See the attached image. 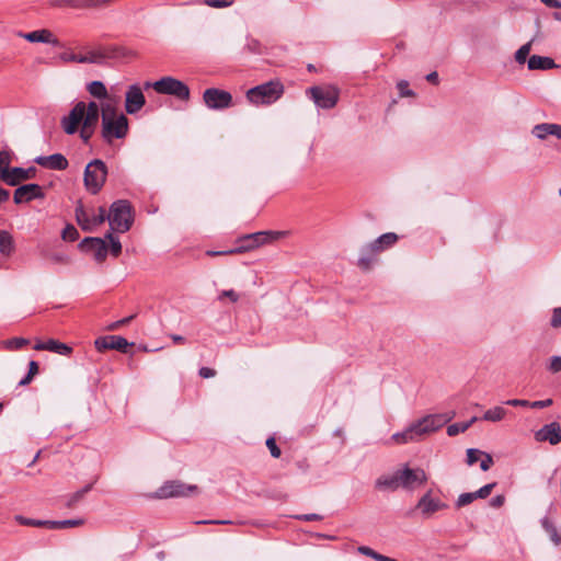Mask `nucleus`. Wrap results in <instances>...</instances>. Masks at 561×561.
I'll use <instances>...</instances> for the list:
<instances>
[{
	"label": "nucleus",
	"mask_w": 561,
	"mask_h": 561,
	"mask_svg": "<svg viewBox=\"0 0 561 561\" xmlns=\"http://www.w3.org/2000/svg\"><path fill=\"white\" fill-rule=\"evenodd\" d=\"M146 104V98L137 84L128 87L125 94V110L128 114L138 113Z\"/></svg>",
	"instance_id": "2eb2a0df"
},
{
	"label": "nucleus",
	"mask_w": 561,
	"mask_h": 561,
	"mask_svg": "<svg viewBox=\"0 0 561 561\" xmlns=\"http://www.w3.org/2000/svg\"><path fill=\"white\" fill-rule=\"evenodd\" d=\"M145 88H152L157 93L172 95L181 101L190 99V88L173 77H163L154 82H146Z\"/></svg>",
	"instance_id": "20e7f679"
},
{
	"label": "nucleus",
	"mask_w": 561,
	"mask_h": 561,
	"mask_svg": "<svg viewBox=\"0 0 561 561\" xmlns=\"http://www.w3.org/2000/svg\"><path fill=\"white\" fill-rule=\"evenodd\" d=\"M94 345L96 350L100 352L105 350H116L121 352H126L127 347L129 346V343L123 336L107 335L96 339Z\"/></svg>",
	"instance_id": "f3484780"
},
{
	"label": "nucleus",
	"mask_w": 561,
	"mask_h": 561,
	"mask_svg": "<svg viewBox=\"0 0 561 561\" xmlns=\"http://www.w3.org/2000/svg\"><path fill=\"white\" fill-rule=\"evenodd\" d=\"M202 378H211L216 376V370L209 367H202L198 371Z\"/></svg>",
	"instance_id": "774afa93"
},
{
	"label": "nucleus",
	"mask_w": 561,
	"mask_h": 561,
	"mask_svg": "<svg viewBox=\"0 0 561 561\" xmlns=\"http://www.w3.org/2000/svg\"><path fill=\"white\" fill-rule=\"evenodd\" d=\"M34 376H35V360L32 359L28 363V371H27L26 376L19 381V386L28 385L32 381Z\"/></svg>",
	"instance_id": "09e8293b"
},
{
	"label": "nucleus",
	"mask_w": 561,
	"mask_h": 561,
	"mask_svg": "<svg viewBox=\"0 0 561 561\" xmlns=\"http://www.w3.org/2000/svg\"><path fill=\"white\" fill-rule=\"evenodd\" d=\"M79 248L91 252L98 262L106 259L108 247L104 239L96 237H87L80 243Z\"/></svg>",
	"instance_id": "dca6fc26"
},
{
	"label": "nucleus",
	"mask_w": 561,
	"mask_h": 561,
	"mask_svg": "<svg viewBox=\"0 0 561 561\" xmlns=\"http://www.w3.org/2000/svg\"><path fill=\"white\" fill-rule=\"evenodd\" d=\"M357 551L363 554V556H366V557H369L376 561H378V558L381 557V553L375 551L374 549L367 547V546H359L357 548Z\"/></svg>",
	"instance_id": "8fccbe9b"
},
{
	"label": "nucleus",
	"mask_w": 561,
	"mask_h": 561,
	"mask_svg": "<svg viewBox=\"0 0 561 561\" xmlns=\"http://www.w3.org/2000/svg\"><path fill=\"white\" fill-rule=\"evenodd\" d=\"M83 524L84 519L82 518L64 519L59 520V529L79 527L82 526Z\"/></svg>",
	"instance_id": "de8ad7c7"
},
{
	"label": "nucleus",
	"mask_w": 561,
	"mask_h": 561,
	"mask_svg": "<svg viewBox=\"0 0 561 561\" xmlns=\"http://www.w3.org/2000/svg\"><path fill=\"white\" fill-rule=\"evenodd\" d=\"M245 49L252 54H261V43L255 38H249L245 45Z\"/></svg>",
	"instance_id": "603ef678"
},
{
	"label": "nucleus",
	"mask_w": 561,
	"mask_h": 561,
	"mask_svg": "<svg viewBox=\"0 0 561 561\" xmlns=\"http://www.w3.org/2000/svg\"><path fill=\"white\" fill-rule=\"evenodd\" d=\"M377 254L378 253L376 251H366V245L363 247L360 250V255L357 261V265L362 270L368 271L371 267Z\"/></svg>",
	"instance_id": "2f4dec72"
},
{
	"label": "nucleus",
	"mask_w": 561,
	"mask_h": 561,
	"mask_svg": "<svg viewBox=\"0 0 561 561\" xmlns=\"http://www.w3.org/2000/svg\"><path fill=\"white\" fill-rule=\"evenodd\" d=\"M128 133V119L124 114H119L114 118H107L104 115L102 119V137L106 142L113 139H122Z\"/></svg>",
	"instance_id": "0eeeda50"
},
{
	"label": "nucleus",
	"mask_w": 561,
	"mask_h": 561,
	"mask_svg": "<svg viewBox=\"0 0 561 561\" xmlns=\"http://www.w3.org/2000/svg\"><path fill=\"white\" fill-rule=\"evenodd\" d=\"M480 456L483 457V459L481 460V463H480V468L483 471H488L491 468V466L493 465V458L490 454H486V453L480 454Z\"/></svg>",
	"instance_id": "bf43d9fd"
},
{
	"label": "nucleus",
	"mask_w": 561,
	"mask_h": 561,
	"mask_svg": "<svg viewBox=\"0 0 561 561\" xmlns=\"http://www.w3.org/2000/svg\"><path fill=\"white\" fill-rule=\"evenodd\" d=\"M33 170H34L33 168H28L27 170H25L22 168L10 169V167H9L2 181L9 185L14 186V185L19 184L20 182L28 179L30 178L28 173L32 172Z\"/></svg>",
	"instance_id": "a878e982"
},
{
	"label": "nucleus",
	"mask_w": 561,
	"mask_h": 561,
	"mask_svg": "<svg viewBox=\"0 0 561 561\" xmlns=\"http://www.w3.org/2000/svg\"><path fill=\"white\" fill-rule=\"evenodd\" d=\"M284 94V84L279 80L253 87L247 91V99L254 105H271Z\"/></svg>",
	"instance_id": "7ed1b4c3"
},
{
	"label": "nucleus",
	"mask_w": 561,
	"mask_h": 561,
	"mask_svg": "<svg viewBox=\"0 0 561 561\" xmlns=\"http://www.w3.org/2000/svg\"><path fill=\"white\" fill-rule=\"evenodd\" d=\"M14 202L16 204H21L24 202H30L35 198V183H30L23 186H20L14 192Z\"/></svg>",
	"instance_id": "c85d7f7f"
},
{
	"label": "nucleus",
	"mask_w": 561,
	"mask_h": 561,
	"mask_svg": "<svg viewBox=\"0 0 561 561\" xmlns=\"http://www.w3.org/2000/svg\"><path fill=\"white\" fill-rule=\"evenodd\" d=\"M37 351H49L59 355H70L72 348L65 343L49 339L44 342L37 340Z\"/></svg>",
	"instance_id": "5701e85b"
},
{
	"label": "nucleus",
	"mask_w": 561,
	"mask_h": 561,
	"mask_svg": "<svg viewBox=\"0 0 561 561\" xmlns=\"http://www.w3.org/2000/svg\"><path fill=\"white\" fill-rule=\"evenodd\" d=\"M537 442H549L551 445H557L561 442V426L557 422L543 425L535 434Z\"/></svg>",
	"instance_id": "a211bd4d"
},
{
	"label": "nucleus",
	"mask_w": 561,
	"mask_h": 561,
	"mask_svg": "<svg viewBox=\"0 0 561 561\" xmlns=\"http://www.w3.org/2000/svg\"><path fill=\"white\" fill-rule=\"evenodd\" d=\"M37 43L51 46L55 51H61L62 44L56 35L49 30H37Z\"/></svg>",
	"instance_id": "bb28decb"
},
{
	"label": "nucleus",
	"mask_w": 561,
	"mask_h": 561,
	"mask_svg": "<svg viewBox=\"0 0 561 561\" xmlns=\"http://www.w3.org/2000/svg\"><path fill=\"white\" fill-rule=\"evenodd\" d=\"M76 220L81 229L85 232H92L98 226L102 225L106 220V209L101 206L98 209V214H90L83 206L82 203H79L75 209Z\"/></svg>",
	"instance_id": "6e6552de"
},
{
	"label": "nucleus",
	"mask_w": 561,
	"mask_h": 561,
	"mask_svg": "<svg viewBox=\"0 0 561 561\" xmlns=\"http://www.w3.org/2000/svg\"><path fill=\"white\" fill-rule=\"evenodd\" d=\"M104 240L110 241L108 251L114 257H117L122 253V243H121L119 239L117 237H115L112 231H108L105 234Z\"/></svg>",
	"instance_id": "58836bf2"
},
{
	"label": "nucleus",
	"mask_w": 561,
	"mask_h": 561,
	"mask_svg": "<svg viewBox=\"0 0 561 561\" xmlns=\"http://www.w3.org/2000/svg\"><path fill=\"white\" fill-rule=\"evenodd\" d=\"M527 67L529 70H549L557 68L558 65L550 57L533 55L527 60Z\"/></svg>",
	"instance_id": "393cba45"
},
{
	"label": "nucleus",
	"mask_w": 561,
	"mask_h": 561,
	"mask_svg": "<svg viewBox=\"0 0 561 561\" xmlns=\"http://www.w3.org/2000/svg\"><path fill=\"white\" fill-rule=\"evenodd\" d=\"M375 486L379 490H389V491H396V490L400 489L397 470L392 474L380 476L376 480Z\"/></svg>",
	"instance_id": "cd10ccee"
},
{
	"label": "nucleus",
	"mask_w": 561,
	"mask_h": 561,
	"mask_svg": "<svg viewBox=\"0 0 561 561\" xmlns=\"http://www.w3.org/2000/svg\"><path fill=\"white\" fill-rule=\"evenodd\" d=\"M285 234L284 231H259L243 236V241H251L254 249L266 244L270 241L277 240Z\"/></svg>",
	"instance_id": "aec40b11"
},
{
	"label": "nucleus",
	"mask_w": 561,
	"mask_h": 561,
	"mask_svg": "<svg viewBox=\"0 0 561 561\" xmlns=\"http://www.w3.org/2000/svg\"><path fill=\"white\" fill-rule=\"evenodd\" d=\"M134 317L135 316H129V317H126V318H124L122 320H118V321H115V322L111 323L108 325V330H117V329H119L121 327L129 323L134 319Z\"/></svg>",
	"instance_id": "0e129e2a"
},
{
	"label": "nucleus",
	"mask_w": 561,
	"mask_h": 561,
	"mask_svg": "<svg viewBox=\"0 0 561 561\" xmlns=\"http://www.w3.org/2000/svg\"><path fill=\"white\" fill-rule=\"evenodd\" d=\"M480 454H483V451L476 449V448H469L467 450V463L469 466H472L477 462Z\"/></svg>",
	"instance_id": "6e6d98bb"
},
{
	"label": "nucleus",
	"mask_w": 561,
	"mask_h": 561,
	"mask_svg": "<svg viewBox=\"0 0 561 561\" xmlns=\"http://www.w3.org/2000/svg\"><path fill=\"white\" fill-rule=\"evenodd\" d=\"M61 237L65 241H76L79 238L77 228L72 225H67L61 232Z\"/></svg>",
	"instance_id": "79ce46f5"
},
{
	"label": "nucleus",
	"mask_w": 561,
	"mask_h": 561,
	"mask_svg": "<svg viewBox=\"0 0 561 561\" xmlns=\"http://www.w3.org/2000/svg\"><path fill=\"white\" fill-rule=\"evenodd\" d=\"M399 488L413 491L427 481V474L422 468H410L408 465L397 470Z\"/></svg>",
	"instance_id": "1a4fd4ad"
},
{
	"label": "nucleus",
	"mask_w": 561,
	"mask_h": 561,
	"mask_svg": "<svg viewBox=\"0 0 561 561\" xmlns=\"http://www.w3.org/2000/svg\"><path fill=\"white\" fill-rule=\"evenodd\" d=\"M83 110H85L83 105L76 103L69 114L61 118L60 125L67 135H75L84 125L85 116Z\"/></svg>",
	"instance_id": "ddd939ff"
},
{
	"label": "nucleus",
	"mask_w": 561,
	"mask_h": 561,
	"mask_svg": "<svg viewBox=\"0 0 561 561\" xmlns=\"http://www.w3.org/2000/svg\"><path fill=\"white\" fill-rule=\"evenodd\" d=\"M37 527H46L48 529H59V520H38Z\"/></svg>",
	"instance_id": "69168bd1"
},
{
	"label": "nucleus",
	"mask_w": 561,
	"mask_h": 561,
	"mask_svg": "<svg viewBox=\"0 0 561 561\" xmlns=\"http://www.w3.org/2000/svg\"><path fill=\"white\" fill-rule=\"evenodd\" d=\"M28 339L24 337H12L1 342V346L8 351H18L30 344Z\"/></svg>",
	"instance_id": "f704fd0d"
},
{
	"label": "nucleus",
	"mask_w": 561,
	"mask_h": 561,
	"mask_svg": "<svg viewBox=\"0 0 561 561\" xmlns=\"http://www.w3.org/2000/svg\"><path fill=\"white\" fill-rule=\"evenodd\" d=\"M77 104L83 105V107L85 108V110H83V113H84L87 122H91V123H95V124L99 123L100 106L98 105L96 102L91 101L89 103H85L83 101H79V102H77Z\"/></svg>",
	"instance_id": "c756f323"
},
{
	"label": "nucleus",
	"mask_w": 561,
	"mask_h": 561,
	"mask_svg": "<svg viewBox=\"0 0 561 561\" xmlns=\"http://www.w3.org/2000/svg\"><path fill=\"white\" fill-rule=\"evenodd\" d=\"M102 118L107 116V118H114L118 116L119 114H116L115 108L111 104H103L102 105Z\"/></svg>",
	"instance_id": "680f3d73"
},
{
	"label": "nucleus",
	"mask_w": 561,
	"mask_h": 561,
	"mask_svg": "<svg viewBox=\"0 0 561 561\" xmlns=\"http://www.w3.org/2000/svg\"><path fill=\"white\" fill-rule=\"evenodd\" d=\"M14 251L13 237L5 230H0V253L10 256Z\"/></svg>",
	"instance_id": "7c9ffc66"
},
{
	"label": "nucleus",
	"mask_w": 561,
	"mask_h": 561,
	"mask_svg": "<svg viewBox=\"0 0 561 561\" xmlns=\"http://www.w3.org/2000/svg\"><path fill=\"white\" fill-rule=\"evenodd\" d=\"M507 411L504 408L497 405L486 410L482 416V420L488 422H500L505 417Z\"/></svg>",
	"instance_id": "72a5a7b5"
},
{
	"label": "nucleus",
	"mask_w": 561,
	"mask_h": 561,
	"mask_svg": "<svg viewBox=\"0 0 561 561\" xmlns=\"http://www.w3.org/2000/svg\"><path fill=\"white\" fill-rule=\"evenodd\" d=\"M541 525H542L543 529L547 531V534L549 535L551 541L557 546L560 545L561 537L558 534L556 526L547 517H545L541 520Z\"/></svg>",
	"instance_id": "e433bc0d"
},
{
	"label": "nucleus",
	"mask_w": 561,
	"mask_h": 561,
	"mask_svg": "<svg viewBox=\"0 0 561 561\" xmlns=\"http://www.w3.org/2000/svg\"><path fill=\"white\" fill-rule=\"evenodd\" d=\"M236 242L238 243V247H236V248L224 250V251L208 250V251H206V254L208 256H219V255L240 254V253H245V252L254 250V245L252 244L251 241H243V236L239 237Z\"/></svg>",
	"instance_id": "b1692460"
},
{
	"label": "nucleus",
	"mask_w": 561,
	"mask_h": 561,
	"mask_svg": "<svg viewBox=\"0 0 561 561\" xmlns=\"http://www.w3.org/2000/svg\"><path fill=\"white\" fill-rule=\"evenodd\" d=\"M453 415L446 414H428L412 423L403 431L394 433L390 440L396 445H404L409 443H417L424 440L431 434L442 428Z\"/></svg>",
	"instance_id": "f257e3e1"
},
{
	"label": "nucleus",
	"mask_w": 561,
	"mask_h": 561,
	"mask_svg": "<svg viewBox=\"0 0 561 561\" xmlns=\"http://www.w3.org/2000/svg\"><path fill=\"white\" fill-rule=\"evenodd\" d=\"M505 404L511 405V407L530 408V401L523 400V399H510L505 402Z\"/></svg>",
	"instance_id": "e2e57ef3"
},
{
	"label": "nucleus",
	"mask_w": 561,
	"mask_h": 561,
	"mask_svg": "<svg viewBox=\"0 0 561 561\" xmlns=\"http://www.w3.org/2000/svg\"><path fill=\"white\" fill-rule=\"evenodd\" d=\"M104 57L105 55L100 51H90L85 55L75 54L71 51H55L53 55L42 58V60L57 61L59 59L64 62L72 61L79 64H96L100 62Z\"/></svg>",
	"instance_id": "9d476101"
},
{
	"label": "nucleus",
	"mask_w": 561,
	"mask_h": 561,
	"mask_svg": "<svg viewBox=\"0 0 561 561\" xmlns=\"http://www.w3.org/2000/svg\"><path fill=\"white\" fill-rule=\"evenodd\" d=\"M92 486H93V483L87 484L85 486L78 490L77 492L68 495L65 505L68 508L75 507L84 497V495L92 489Z\"/></svg>",
	"instance_id": "473e14b6"
},
{
	"label": "nucleus",
	"mask_w": 561,
	"mask_h": 561,
	"mask_svg": "<svg viewBox=\"0 0 561 561\" xmlns=\"http://www.w3.org/2000/svg\"><path fill=\"white\" fill-rule=\"evenodd\" d=\"M106 220H108L111 231L127 232L134 222L131 204L127 199L113 202L108 214L106 213Z\"/></svg>",
	"instance_id": "f03ea898"
},
{
	"label": "nucleus",
	"mask_w": 561,
	"mask_h": 561,
	"mask_svg": "<svg viewBox=\"0 0 561 561\" xmlns=\"http://www.w3.org/2000/svg\"><path fill=\"white\" fill-rule=\"evenodd\" d=\"M204 3L211 8H227L233 3V0H204Z\"/></svg>",
	"instance_id": "5fc2aeb1"
},
{
	"label": "nucleus",
	"mask_w": 561,
	"mask_h": 561,
	"mask_svg": "<svg viewBox=\"0 0 561 561\" xmlns=\"http://www.w3.org/2000/svg\"><path fill=\"white\" fill-rule=\"evenodd\" d=\"M266 446L271 453V455L274 457V458H279L280 457V449L279 447L277 446L276 442H275V438L273 437H270L266 439Z\"/></svg>",
	"instance_id": "3c124183"
},
{
	"label": "nucleus",
	"mask_w": 561,
	"mask_h": 561,
	"mask_svg": "<svg viewBox=\"0 0 561 561\" xmlns=\"http://www.w3.org/2000/svg\"><path fill=\"white\" fill-rule=\"evenodd\" d=\"M107 176V167L104 161L94 159L84 169V186L91 194H98L103 187Z\"/></svg>",
	"instance_id": "39448f33"
},
{
	"label": "nucleus",
	"mask_w": 561,
	"mask_h": 561,
	"mask_svg": "<svg viewBox=\"0 0 561 561\" xmlns=\"http://www.w3.org/2000/svg\"><path fill=\"white\" fill-rule=\"evenodd\" d=\"M98 124L84 121V125L80 127V138L84 144H88L94 134Z\"/></svg>",
	"instance_id": "ea45409f"
},
{
	"label": "nucleus",
	"mask_w": 561,
	"mask_h": 561,
	"mask_svg": "<svg viewBox=\"0 0 561 561\" xmlns=\"http://www.w3.org/2000/svg\"><path fill=\"white\" fill-rule=\"evenodd\" d=\"M547 368L552 374L561 371V356H552Z\"/></svg>",
	"instance_id": "864d4df0"
},
{
	"label": "nucleus",
	"mask_w": 561,
	"mask_h": 561,
	"mask_svg": "<svg viewBox=\"0 0 561 561\" xmlns=\"http://www.w3.org/2000/svg\"><path fill=\"white\" fill-rule=\"evenodd\" d=\"M553 403L552 399L539 400L530 402V408L533 409H543L548 408Z\"/></svg>",
	"instance_id": "338daca9"
},
{
	"label": "nucleus",
	"mask_w": 561,
	"mask_h": 561,
	"mask_svg": "<svg viewBox=\"0 0 561 561\" xmlns=\"http://www.w3.org/2000/svg\"><path fill=\"white\" fill-rule=\"evenodd\" d=\"M476 500L473 492L461 493L457 501L456 507L460 508L462 506L471 504Z\"/></svg>",
	"instance_id": "49530a36"
},
{
	"label": "nucleus",
	"mask_w": 561,
	"mask_h": 561,
	"mask_svg": "<svg viewBox=\"0 0 561 561\" xmlns=\"http://www.w3.org/2000/svg\"><path fill=\"white\" fill-rule=\"evenodd\" d=\"M88 91L91 95L98 99H104L107 95V90L101 81H92L89 83Z\"/></svg>",
	"instance_id": "4c0bfd02"
},
{
	"label": "nucleus",
	"mask_w": 561,
	"mask_h": 561,
	"mask_svg": "<svg viewBox=\"0 0 561 561\" xmlns=\"http://www.w3.org/2000/svg\"><path fill=\"white\" fill-rule=\"evenodd\" d=\"M37 165L47 170L64 171L68 168L69 162L62 153H54L50 156H37Z\"/></svg>",
	"instance_id": "6ab92c4d"
},
{
	"label": "nucleus",
	"mask_w": 561,
	"mask_h": 561,
	"mask_svg": "<svg viewBox=\"0 0 561 561\" xmlns=\"http://www.w3.org/2000/svg\"><path fill=\"white\" fill-rule=\"evenodd\" d=\"M531 134L538 139H546L548 136H554L561 139V125L553 123H542L534 126Z\"/></svg>",
	"instance_id": "4be33fe9"
},
{
	"label": "nucleus",
	"mask_w": 561,
	"mask_h": 561,
	"mask_svg": "<svg viewBox=\"0 0 561 561\" xmlns=\"http://www.w3.org/2000/svg\"><path fill=\"white\" fill-rule=\"evenodd\" d=\"M55 53V49L50 46L47 50L38 49L37 48V61L44 62V64H54L55 61H44L42 58L48 57Z\"/></svg>",
	"instance_id": "052dcab7"
},
{
	"label": "nucleus",
	"mask_w": 561,
	"mask_h": 561,
	"mask_svg": "<svg viewBox=\"0 0 561 561\" xmlns=\"http://www.w3.org/2000/svg\"><path fill=\"white\" fill-rule=\"evenodd\" d=\"M530 50H531V42H528V43L524 44L523 46H520L515 53L516 62H518L520 65L525 64Z\"/></svg>",
	"instance_id": "a19ab883"
},
{
	"label": "nucleus",
	"mask_w": 561,
	"mask_h": 561,
	"mask_svg": "<svg viewBox=\"0 0 561 561\" xmlns=\"http://www.w3.org/2000/svg\"><path fill=\"white\" fill-rule=\"evenodd\" d=\"M448 505L439 500L438 497L433 496L432 490H428L425 494H423L416 503L415 508L420 511L423 518H430L436 512L446 510Z\"/></svg>",
	"instance_id": "4468645a"
},
{
	"label": "nucleus",
	"mask_w": 561,
	"mask_h": 561,
	"mask_svg": "<svg viewBox=\"0 0 561 561\" xmlns=\"http://www.w3.org/2000/svg\"><path fill=\"white\" fill-rule=\"evenodd\" d=\"M198 492L195 484H185L181 481H168L158 491L160 497H180L188 496Z\"/></svg>",
	"instance_id": "f8f14e48"
},
{
	"label": "nucleus",
	"mask_w": 561,
	"mask_h": 561,
	"mask_svg": "<svg viewBox=\"0 0 561 561\" xmlns=\"http://www.w3.org/2000/svg\"><path fill=\"white\" fill-rule=\"evenodd\" d=\"M552 328H561V307L554 308L550 320Z\"/></svg>",
	"instance_id": "4d7b16f0"
},
{
	"label": "nucleus",
	"mask_w": 561,
	"mask_h": 561,
	"mask_svg": "<svg viewBox=\"0 0 561 561\" xmlns=\"http://www.w3.org/2000/svg\"><path fill=\"white\" fill-rule=\"evenodd\" d=\"M495 486H496L495 482L488 483V484L483 485L482 488H480L479 490L473 492L476 500L477 499H486L491 494V492L493 491V489Z\"/></svg>",
	"instance_id": "a18cd8bd"
},
{
	"label": "nucleus",
	"mask_w": 561,
	"mask_h": 561,
	"mask_svg": "<svg viewBox=\"0 0 561 561\" xmlns=\"http://www.w3.org/2000/svg\"><path fill=\"white\" fill-rule=\"evenodd\" d=\"M203 100L207 107L211 110H224L232 105L231 93L217 88L206 89L203 93Z\"/></svg>",
	"instance_id": "9b49d317"
},
{
	"label": "nucleus",
	"mask_w": 561,
	"mask_h": 561,
	"mask_svg": "<svg viewBox=\"0 0 561 561\" xmlns=\"http://www.w3.org/2000/svg\"><path fill=\"white\" fill-rule=\"evenodd\" d=\"M11 158L7 151H0V180L2 181L8 168L10 167Z\"/></svg>",
	"instance_id": "37998d69"
},
{
	"label": "nucleus",
	"mask_w": 561,
	"mask_h": 561,
	"mask_svg": "<svg viewBox=\"0 0 561 561\" xmlns=\"http://www.w3.org/2000/svg\"><path fill=\"white\" fill-rule=\"evenodd\" d=\"M397 89L401 98H413L415 93L413 90L409 89V82L407 80H400L397 83Z\"/></svg>",
	"instance_id": "c03bdc74"
},
{
	"label": "nucleus",
	"mask_w": 561,
	"mask_h": 561,
	"mask_svg": "<svg viewBox=\"0 0 561 561\" xmlns=\"http://www.w3.org/2000/svg\"><path fill=\"white\" fill-rule=\"evenodd\" d=\"M477 420H478V417L473 416L467 422L454 423V424L448 425V427H447L448 436H456L459 433L466 432Z\"/></svg>",
	"instance_id": "c9c22d12"
},
{
	"label": "nucleus",
	"mask_w": 561,
	"mask_h": 561,
	"mask_svg": "<svg viewBox=\"0 0 561 561\" xmlns=\"http://www.w3.org/2000/svg\"><path fill=\"white\" fill-rule=\"evenodd\" d=\"M397 241L398 236L394 232H387L366 244V251H376L379 253L394 245Z\"/></svg>",
	"instance_id": "412c9836"
},
{
	"label": "nucleus",
	"mask_w": 561,
	"mask_h": 561,
	"mask_svg": "<svg viewBox=\"0 0 561 561\" xmlns=\"http://www.w3.org/2000/svg\"><path fill=\"white\" fill-rule=\"evenodd\" d=\"M226 297L229 298L231 302H237L239 300V295L233 289L222 290L219 294L218 299L222 300Z\"/></svg>",
	"instance_id": "13d9d810"
},
{
	"label": "nucleus",
	"mask_w": 561,
	"mask_h": 561,
	"mask_svg": "<svg viewBox=\"0 0 561 561\" xmlns=\"http://www.w3.org/2000/svg\"><path fill=\"white\" fill-rule=\"evenodd\" d=\"M306 93L318 107L324 110L333 108L340 98V91L333 85H313Z\"/></svg>",
	"instance_id": "423d86ee"
}]
</instances>
